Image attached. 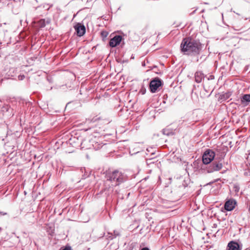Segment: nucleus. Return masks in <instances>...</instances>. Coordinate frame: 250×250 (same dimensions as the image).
I'll list each match as a JSON object with an SVG mask.
<instances>
[{
  "label": "nucleus",
  "instance_id": "ddd939ff",
  "mask_svg": "<svg viewBox=\"0 0 250 250\" xmlns=\"http://www.w3.org/2000/svg\"><path fill=\"white\" fill-rule=\"evenodd\" d=\"M108 35V33L106 31H102L101 32V37L103 39L106 38Z\"/></svg>",
  "mask_w": 250,
  "mask_h": 250
},
{
  "label": "nucleus",
  "instance_id": "7ed1b4c3",
  "mask_svg": "<svg viewBox=\"0 0 250 250\" xmlns=\"http://www.w3.org/2000/svg\"><path fill=\"white\" fill-rule=\"evenodd\" d=\"M214 157L215 153L213 151L210 149L207 150L202 156L203 163L205 164H209L213 160Z\"/></svg>",
  "mask_w": 250,
  "mask_h": 250
},
{
  "label": "nucleus",
  "instance_id": "5701e85b",
  "mask_svg": "<svg viewBox=\"0 0 250 250\" xmlns=\"http://www.w3.org/2000/svg\"><path fill=\"white\" fill-rule=\"evenodd\" d=\"M114 233L115 235H116V236L118 235V234L116 233V232L115 231H114Z\"/></svg>",
  "mask_w": 250,
  "mask_h": 250
},
{
  "label": "nucleus",
  "instance_id": "aec40b11",
  "mask_svg": "<svg viewBox=\"0 0 250 250\" xmlns=\"http://www.w3.org/2000/svg\"><path fill=\"white\" fill-rule=\"evenodd\" d=\"M141 250H149L148 248L146 247L143 248L141 249Z\"/></svg>",
  "mask_w": 250,
  "mask_h": 250
},
{
  "label": "nucleus",
  "instance_id": "a211bd4d",
  "mask_svg": "<svg viewBox=\"0 0 250 250\" xmlns=\"http://www.w3.org/2000/svg\"><path fill=\"white\" fill-rule=\"evenodd\" d=\"M62 250H71V247L69 246L65 247Z\"/></svg>",
  "mask_w": 250,
  "mask_h": 250
},
{
  "label": "nucleus",
  "instance_id": "4468645a",
  "mask_svg": "<svg viewBox=\"0 0 250 250\" xmlns=\"http://www.w3.org/2000/svg\"><path fill=\"white\" fill-rule=\"evenodd\" d=\"M162 84L163 83L161 79L157 78V89H158L160 86H161Z\"/></svg>",
  "mask_w": 250,
  "mask_h": 250
},
{
  "label": "nucleus",
  "instance_id": "6ab92c4d",
  "mask_svg": "<svg viewBox=\"0 0 250 250\" xmlns=\"http://www.w3.org/2000/svg\"><path fill=\"white\" fill-rule=\"evenodd\" d=\"M166 131H167L166 130H164L163 131V134L167 135H168L169 134V133L166 132Z\"/></svg>",
  "mask_w": 250,
  "mask_h": 250
},
{
  "label": "nucleus",
  "instance_id": "6e6552de",
  "mask_svg": "<svg viewBox=\"0 0 250 250\" xmlns=\"http://www.w3.org/2000/svg\"><path fill=\"white\" fill-rule=\"evenodd\" d=\"M228 250H241L239 244L234 241L230 242L228 245Z\"/></svg>",
  "mask_w": 250,
  "mask_h": 250
},
{
  "label": "nucleus",
  "instance_id": "39448f33",
  "mask_svg": "<svg viewBox=\"0 0 250 250\" xmlns=\"http://www.w3.org/2000/svg\"><path fill=\"white\" fill-rule=\"evenodd\" d=\"M122 39L123 38L121 36L116 35L110 40L109 45L111 47H115L121 43Z\"/></svg>",
  "mask_w": 250,
  "mask_h": 250
},
{
  "label": "nucleus",
  "instance_id": "f03ea898",
  "mask_svg": "<svg viewBox=\"0 0 250 250\" xmlns=\"http://www.w3.org/2000/svg\"><path fill=\"white\" fill-rule=\"evenodd\" d=\"M107 181L112 183L111 185L116 186L125 180V176L119 170H115L106 174Z\"/></svg>",
  "mask_w": 250,
  "mask_h": 250
},
{
  "label": "nucleus",
  "instance_id": "0eeeda50",
  "mask_svg": "<svg viewBox=\"0 0 250 250\" xmlns=\"http://www.w3.org/2000/svg\"><path fill=\"white\" fill-rule=\"evenodd\" d=\"M74 28L77 32V35L79 37L83 36L85 33V26L79 23H77L74 26Z\"/></svg>",
  "mask_w": 250,
  "mask_h": 250
},
{
  "label": "nucleus",
  "instance_id": "f8f14e48",
  "mask_svg": "<svg viewBox=\"0 0 250 250\" xmlns=\"http://www.w3.org/2000/svg\"><path fill=\"white\" fill-rule=\"evenodd\" d=\"M250 102V94H245L244 95L242 99L241 102L242 103H244L245 102Z\"/></svg>",
  "mask_w": 250,
  "mask_h": 250
},
{
  "label": "nucleus",
  "instance_id": "423d86ee",
  "mask_svg": "<svg viewBox=\"0 0 250 250\" xmlns=\"http://www.w3.org/2000/svg\"><path fill=\"white\" fill-rule=\"evenodd\" d=\"M236 204V202L234 200L229 199L226 202L224 208L227 211H231L234 208Z\"/></svg>",
  "mask_w": 250,
  "mask_h": 250
},
{
  "label": "nucleus",
  "instance_id": "4be33fe9",
  "mask_svg": "<svg viewBox=\"0 0 250 250\" xmlns=\"http://www.w3.org/2000/svg\"><path fill=\"white\" fill-rule=\"evenodd\" d=\"M249 211L250 212V203H249Z\"/></svg>",
  "mask_w": 250,
  "mask_h": 250
},
{
  "label": "nucleus",
  "instance_id": "9d476101",
  "mask_svg": "<svg viewBox=\"0 0 250 250\" xmlns=\"http://www.w3.org/2000/svg\"><path fill=\"white\" fill-rule=\"evenodd\" d=\"M204 77V76L203 73L200 71H197L195 74V81L197 83L201 82Z\"/></svg>",
  "mask_w": 250,
  "mask_h": 250
},
{
  "label": "nucleus",
  "instance_id": "412c9836",
  "mask_svg": "<svg viewBox=\"0 0 250 250\" xmlns=\"http://www.w3.org/2000/svg\"><path fill=\"white\" fill-rule=\"evenodd\" d=\"M0 214L4 215H6V213H3L1 212H0Z\"/></svg>",
  "mask_w": 250,
  "mask_h": 250
},
{
  "label": "nucleus",
  "instance_id": "2eb2a0df",
  "mask_svg": "<svg viewBox=\"0 0 250 250\" xmlns=\"http://www.w3.org/2000/svg\"><path fill=\"white\" fill-rule=\"evenodd\" d=\"M153 158H150V159H147L146 162H147V164L148 165H150L154 163V162H152L151 161V160H152V159Z\"/></svg>",
  "mask_w": 250,
  "mask_h": 250
},
{
  "label": "nucleus",
  "instance_id": "dca6fc26",
  "mask_svg": "<svg viewBox=\"0 0 250 250\" xmlns=\"http://www.w3.org/2000/svg\"><path fill=\"white\" fill-rule=\"evenodd\" d=\"M230 95V94L228 93H225V94H224L223 95V96L224 97V98L225 99H227L229 97Z\"/></svg>",
  "mask_w": 250,
  "mask_h": 250
},
{
  "label": "nucleus",
  "instance_id": "9b49d317",
  "mask_svg": "<svg viewBox=\"0 0 250 250\" xmlns=\"http://www.w3.org/2000/svg\"><path fill=\"white\" fill-rule=\"evenodd\" d=\"M155 106L152 107V109H151L149 108V119H155L156 114V109H155Z\"/></svg>",
  "mask_w": 250,
  "mask_h": 250
},
{
  "label": "nucleus",
  "instance_id": "f257e3e1",
  "mask_svg": "<svg viewBox=\"0 0 250 250\" xmlns=\"http://www.w3.org/2000/svg\"><path fill=\"white\" fill-rule=\"evenodd\" d=\"M181 51L185 55H196L202 50V44L199 41L191 38L183 39L180 45Z\"/></svg>",
  "mask_w": 250,
  "mask_h": 250
},
{
  "label": "nucleus",
  "instance_id": "1a4fd4ad",
  "mask_svg": "<svg viewBox=\"0 0 250 250\" xmlns=\"http://www.w3.org/2000/svg\"><path fill=\"white\" fill-rule=\"evenodd\" d=\"M149 89L152 93L156 92V77L154 78L150 81L149 83Z\"/></svg>",
  "mask_w": 250,
  "mask_h": 250
},
{
  "label": "nucleus",
  "instance_id": "f3484780",
  "mask_svg": "<svg viewBox=\"0 0 250 250\" xmlns=\"http://www.w3.org/2000/svg\"><path fill=\"white\" fill-rule=\"evenodd\" d=\"M25 78V76L24 75H20L19 76H18V80H20V81H21L22 80H23Z\"/></svg>",
  "mask_w": 250,
  "mask_h": 250
},
{
  "label": "nucleus",
  "instance_id": "20e7f679",
  "mask_svg": "<svg viewBox=\"0 0 250 250\" xmlns=\"http://www.w3.org/2000/svg\"><path fill=\"white\" fill-rule=\"evenodd\" d=\"M223 167L221 163L214 162L207 168L208 173H212L214 171L220 170Z\"/></svg>",
  "mask_w": 250,
  "mask_h": 250
},
{
  "label": "nucleus",
  "instance_id": "b1692460",
  "mask_svg": "<svg viewBox=\"0 0 250 250\" xmlns=\"http://www.w3.org/2000/svg\"><path fill=\"white\" fill-rule=\"evenodd\" d=\"M92 0H87V2H90L91 1H92Z\"/></svg>",
  "mask_w": 250,
  "mask_h": 250
}]
</instances>
